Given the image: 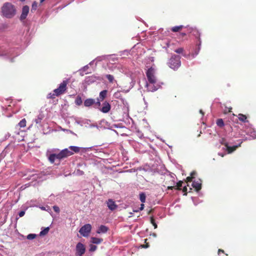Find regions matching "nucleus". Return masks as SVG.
<instances>
[{
  "label": "nucleus",
  "instance_id": "obj_1",
  "mask_svg": "<svg viewBox=\"0 0 256 256\" xmlns=\"http://www.w3.org/2000/svg\"><path fill=\"white\" fill-rule=\"evenodd\" d=\"M156 70L152 67L148 68L146 72V75L149 84H146V86L148 91L154 92L156 90L158 87V86L154 84L156 82V78L155 76Z\"/></svg>",
  "mask_w": 256,
  "mask_h": 256
},
{
  "label": "nucleus",
  "instance_id": "obj_2",
  "mask_svg": "<svg viewBox=\"0 0 256 256\" xmlns=\"http://www.w3.org/2000/svg\"><path fill=\"white\" fill-rule=\"evenodd\" d=\"M68 84V80H64L61 82L59 86L53 90V93H49L47 95L48 98L54 99L56 96H58L64 94L67 90V85Z\"/></svg>",
  "mask_w": 256,
  "mask_h": 256
},
{
  "label": "nucleus",
  "instance_id": "obj_3",
  "mask_svg": "<svg viewBox=\"0 0 256 256\" xmlns=\"http://www.w3.org/2000/svg\"><path fill=\"white\" fill-rule=\"evenodd\" d=\"M2 12L3 16L7 18H12L16 14V9L14 5L10 3H5L2 8Z\"/></svg>",
  "mask_w": 256,
  "mask_h": 256
},
{
  "label": "nucleus",
  "instance_id": "obj_4",
  "mask_svg": "<svg viewBox=\"0 0 256 256\" xmlns=\"http://www.w3.org/2000/svg\"><path fill=\"white\" fill-rule=\"evenodd\" d=\"M180 57L179 56H172L168 62V64L170 68L176 70L180 67L181 65Z\"/></svg>",
  "mask_w": 256,
  "mask_h": 256
},
{
  "label": "nucleus",
  "instance_id": "obj_5",
  "mask_svg": "<svg viewBox=\"0 0 256 256\" xmlns=\"http://www.w3.org/2000/svg\"><path fill=\"white\" fill-rule=\"evenodd\" d=\"M92 226L90 224H86L79 230V232L84 237H87L90 232Z\"/></svg>",
  "mask_w": 256,
  "mask_h": 256
},
{
  "label": "nucleus",
  "instance_id": "obj_6",
  "mask_svg": "<svg viewBox=\"0 0 256 256\" xmlns=\"http://www.w3.org/2000/svg\"><path fill=\"white\" fill-rule=\"evenodd\" d=\"M86 252V248L84 244L81 242H78L76 246V256H82Z\"/></svg>",
  "mask_w": 256,
  "mask_h": 256
},
{
  "label": "nucleus",
  "instance_id": "obj_7",
  "mask_svg": "<svg viewBox=\"0 0 256 256\" xmlns=\"http://www.w3.org/2000/svg\"><path fill=\"white\" fill-rule=\"evenodd\" d=\"M73 154L74 152H72L69 150L68 148H65L58 154V159L61 160Z\"/></svg>",
  "mask_w": 256,
  "mask_h": 256
},
{
  "label": "nucleus",
  "instance_id": "obj_8",
  "mask_svg": "<svg viewBox=\"0 0 256 256\" xmlns=\"http://www.w3.org/2000/svg\"><path fill=\"white\" fill-rule=\"evenodd\" d=\"M29 10L30 8L28 6H23L22 14L20 16V20H24L26 18V16L29 12Z\"/></svg>",
  "mask_w": 256,
  "mask_h": 256
},
{
  "label": "nucleus",
  "instance_id": "obj_9",
  "mask_svg": "<svg viewBox=\"0 0 256 256\" xmlns=\"http://www.w3.org/2000/svg\"><path fill=\"white\" fill-rule=\"evenodd\" d=\"M242 143V142H240V144L238 146H230L228 145V143H222L223 145H224L226 148V150L228 154H230L236 150V149L240 146V144Z\"/></svg>",
  "mask_w": 256,
  "mask_h": 256
},
{
  "label": "nucleus",
  "instance_id": "obj_10",
  "mask_svg": "<svg viewBox=\"0 0 256 256\" xmlns=\"http://www.w3.org/2000/svg\"><path fill=\"white\" fill-rule=\"evenodd\" d=\"M106 204L108 208L111 210H116L118 207L115 202L112 199H108V201H106Z\"/></svg>",
  "mask_w": 256,
  "mask_h": 256
},
{
  "label": "nucleus",
  "instance_id": "obj_11",
  "mask_svg": "<svg viewBox=\"0 0 256 256\" xmlns=\"http://www.w3.org/2000/svg\"><path fill=\"white\" fill-rule=\"evenodd\" d=\"M110 104L106 101L102 104V106L100 110L104 113H108L110 110Z\"/></svg>",
  "mask_w": 256,
  "mask_h": 256
},
{
  "label": "nucleus",
  "instance_id": "obj_12",
  "mask_svg": "<svg viewBox=\"0 0 256 256\" xmlns=\"http://www.w3.org/2000/svg\"><path fill=\"white\" fill-rule=\"evenodd\" d=\"M192 186L198 192L202 188V181L199 180L198 181H194L192 184Z\"/></svg>",
  "mask_w": 256,
  "mask_h": 256
},
{
  "label": "nucleus",
  "instance_id": "obj_13",
  "mask_svg": "<svg viewBox=\"0 0 256 256\" xmlns=\"http://www.w3.org/2000/svg\"><path fill=\"white\" fill-rule=\"evenodd\" d=\"M95 103L94 100L92 98H88L84 102V105L85 106L89 107Z\"/></svg>",
  "mask_w": 256,
  "mask_h": 256
},
{
  "label": "nucleus",
  "instance_id": "obj_14",
  "mask_svg": "<svg viewBox=\"0 0 256 256\" xmlns=\"http://www.w3.org/2000/svg\"><path fill=\"white\" fill-rule=\"evenodd\" d=\"M108 230V228L106 226L102 225L99 227L96 232L98 234L106 233Z\"/></svg>",
  "mask_w": 256,
  "mask_h": 256
},
{
  "label": "nucleus",
  "instance_id": "obj_15",
  "mask_svg": "<svg viewBox=\"0 0 256 256\" xmlns=\"http://www.w3.org/2000/svg\"><path fill=\"white\" fill-rule=\"evenodd\" d=\"M102 240H103L102 238L92 237L91 238L90 242L92 244H99L101 243Z\"/></svg>",
  "mask_w": 256,
  "mask_h": 256
},
{
  "label": "nucleus",
  "instance_id": "obj_16",
  "mask_svg": "<svg viewBox=\"0 0 256 256\" xmlns=\"http://www.w3.org/2000/svg\"><path fill=\"white\" fill-rule=\"evenodd\" d=\"M58 159V154H50L48 157V160L51 163H54L56 159Z\"/></svg>",
  "mask_w": 256,
  "mask_h": 256
},
{
  "label": "nucleus",
  "instance_id": "obj_17",
  "mask_svg": "<svg viewBox=\"0 0 256 256\" xmlns=\"http://www.w3.org/2000/svg\"><path fill=\"white\" fill-rule=\"evenodd\" d=\"M238 118L239 120L242 122H248V121L247 120V117L246 115L243 114H238Z\"/></svg>",
  "mask_w": 256,
  "mask_h": 256
},
{
  "label": "nucleus",
  "instance_id": "obj_18",
  "mask_svg": "<svg viewBox=\"0 0 256 256\" xmlns=\"http://www.w3.org/2000/svg\"><path fill=\"white\" fill-rule=\"evenodd\" d=\"M108 91L106 90H104L100 93V98L102 100H104L107 94Z\"/></svg>",
  "mask_w": 256,
  "mask_h": 256
},
{
  "label": "nucleus",
  "instance_id": "obj_19",
  "mask_svg": "<svg viewBox=\"0 0 256 256\" xmlns=\"http://www.w3.org/2000/svg\"><path fill=\"white\" fill-rule=\"evenodd\" d=\"M216 124L220 128H222L224 126V120L222 118L218 119Z\"/></svg>",
  "mask_w": 256,
  "mask_h": 256
},
{
  "label": "nucleus",
  "instance_id": "obj_20",
  "mask_svg": "<svg viewBox=\"0 0 256 256\" xmlns=\"http://www.w3.org/2000/svg\"><path fill=\"white\" fill-rule=\"evenodd\" d=\"M183 28L182 26H175L172 28L171 30L173 32H178L180 30Z\"/></svg>",
  "mask_w": 256,
  "mask_h": 256
},
{
  "label": "nucleus",
  "instance_id": "obj_21",
  "mask_svg": "<svg viewBox=\"0 0 256 256\" xmlns=\"http://www.w3.org/2000/svg\"><path fill=\"white\" fill-rule=\"evenodd\" d=\"M26 121L25 118L22 119L18 124L20 128H24L26 126Z\"/></svg>",
  "mask_w": 256,
  "mask_h": 256
},
{
  "label": "nucleus",
  "instance_id": "obj_22",
  "mask_svg": "<svg viewBox=\"0 0 256 256\" xmlns=\"http://www.w3.org/2000/svg\"><path fill=\"white\" fill-rule=\"evenodd\" d=\"M69 148L74 152H78L80 150V148L76 146H70Z\"/></svg>",
  "mask_w": 256,
  "mask_h": 256
},
{
  "label": "nucleus",
  "instance_id": "obj_23",
  "mask_svg": "<svg viewBox=\"0 0 256 256\" xmlns=\"http://www.w3.org/2000/svg\"><path fill=\"white\" fill-rule=\"evenodd\" d=\"M50 228L48 227L44 228V230H43L40 232V236L46 235L48 232Z\"/></svg>",
  "mask_w": 256,
  "mask_h": 256
},
{
  "label": "nucleus",
  "instance_id": "obj_24",
  "mask_svg": "<svg viewBox=\"0 0 256 256\" xmlns=\"http://www.w3.org/2000/svg\"><path fill=\"white\" fill-rule=\"evenodd\" d=\"M146 194L144 192H142L140 194V200L142 202H144L146 201Z\"/></svg>",
  "mask_w": 256,
  "mask_h": 256
},
{
  "label": "nucleus",
  "instance_id": "obj_25",
  "mask_svg": "<svg viewBox=\"0 0 256 256\" xmlns=\"http://www.w3.org/2000/svg\"><path fill=\"white\" fill-rule=\"evenodd\" d=\"M75 102L76 104H77L78 106L81 105L82 103V101L81 98L79 96H77Z\"/></svg>",
  "mask_w": 256,
  "mask_h": 256
},
{
  "label": "nucleus",
  "instance_id": "obj_26",
  "mask_svg": "<svg viewBox=\"0 0 256 256\" xmlns=\"http://www.w3.org/2000/svg\"><path fill=\"white\" fill-rule=\"evenodd\" d=\"M37 8H38V2H34L32 3V9H31L32 12L35 11L37 9Z\"/></svg>",
  "mask_w": 256,
  "mask_h": 256
},
{
  "label": "nucleus",
  "instance_id": "obj_27",
  "mask_svg": "<svg viewBox=\"0 0 256 256\" xmlns=\"http://www.w3.org/2000/svg\"><path fill=\"white\" fill-rule=\"evenodd\" d=\"M106 76L110 82H113L114 80V78L113 76L111 74H106Z\"/></svg>",
  "mask_w": 256,
  "mask_h": 256
},
{
  "label": "nucleus",
  "instance_id": "obj_28",
  "mask_svg": "<svg viewBox=\"0 0 256 256\" xmlns=\"http://www.w3.org/2000/svg\"><path fill=\"white\" fill-rule=\"evenodd\" d=\"M183 184V182L182 180H180L178 182H177L176 186L177 187L176 188V190H181V187L182 186V184Z\"/></svg>",
  "mask_w": 256,
  "mask_h": 256
},
{
  "label": "nucleus",
  "instance_id": "obj_29",
  "mask_svg": "<svg viewBox=\"0 0 256 256\" xmlns=\"http://www.w3.org/2000/svg\"><path fill=\"white\" fill-rule=\"evenodd\" d=\"M36 236V235L34 234H30L27 236V238L28 240H31L35 238Z\"/></svg>",
  "mask_w": 256,
  "mask_h": 256
},
{
  "label": "nucleus",
  "instance_id": "obj_30",
  "mask_svg": "<svg viewBox=\"0 0 256 256\" xmlns=\"http://www.w3.org/2000/svg\"><path fill=\"white\" fill-rule=\"evenodd\" d=\"M150 222L154 226V228H158V226L155 222V220L153 217L150 218Z\"/></svg>",
  "mask_w": 256,
  "mask_h": 256
},
{
  "label": "nucleus",
  "instance_id": "obj_31",
  "mask_svg": "<svg viewBox=\"0 0 256 256\" xmlns=\"http://www.w3.org/2000/svg\"><path fill=\"white\" fill-rule=\"evenodd\" d=\"M90 252H94L96 250L97 246L92 244H90Z\"/></svg>",
  "mask_w": 256,
  "mask_h": 256
},
{
  "label": "nucleus",
  "instance_id": "obj_32",
  "mask_svg": "<svg viewBox=\"0 0 256 256\" xmlns=\"http://www.w3.org/2000/svg\"><path fill=\"white\" fill-rule=\"evenodd\" d=\"M184 50L182 48H180L178 49H176L174 52L178 54H182L184 52Z\"/></svg>",
  "mask_w": 256,
  "mask_h": 256
},
{
  "label": "nucleus",
  "instance_id": "obj_33",
  "mask_svg": "<svg viewBox=\"0 0 256 256\" xmlns=\"http://www.w3.org/2000/svg\"><path fill=\"white\" fill-rule=\"evenodd\" d=\"M53 210L56 212L58 213L60 211L59 208L58 206H53Z\"/></svg>",
  "mask_w": 256,
  "mask_h": 256
},
{
  "label": "nucleus",
  "instance_id": "obj_34",
  "mask_svg": "<svg viewBox=\"0 0 256 256\" xmlns=\"http://www.w3.org/2000/svg\"><path fill=\"white\" fill-rule=\"evenodd\" d=\"M193 179V178H192V176H188L186 178V182H190L192 181Z\"/></svg>",
  "mask_w": 256,
  "mask_h": 256
},
{
  "label": "nucleus",
  "instance_id": "obj_35",
  "mask_svg": "<svg viewBox=\"0 0 256 256\" xmlns=\"http://www.w3.org/2000/svg\"><path fill=\"white\" fill-rule=\"evenodd\" d=\"M182 192L184 193V195H186L187 194V188L186 186H184L183 188H182Z\"/></svg>",
  "mask_w": 256,
  "mask_h": 256
},
{
  "label": "nucleus",
  "instance_id": "obj_36",
  "mask_svg": "<svg viewBox=\"0 0 256 256\" xmlns=\"http://www.w3.org/2000/svg\"><path fill=\"white\" fill-rule=\"evenodd\" d=\"M24 214H25V211L22 210L19 212L18 215H19L20 217H22L24 215Z\"/></svg>",
  "mask_w": 256,
  "mask_h": 256
},
{
  "label": "nucleus",
  "instance_id": "obj_37",
  "mask_svg": "<svg viewBox=\"0 0 256 256\" xmlns=\"http://www.w3.org/2000/svg\"><path fill=\"white\" fill-rule=\"evenodd\" d=\"M42 118L40 117V116H38V118H36V120H35V122L36 124H38L40 122L41 120H42Z\"/></svg>",
  "mask_w": 256,
  "mask_h": 256
},
{
  "label": "nucleus",
  "instance_id": "obj_38",
  "mask_svg": "<svg viewBox=\"0 0 256 256\" xmlns=\"http://www.w3.org/2000/svg\"><path fill=\"white\" fill-rule=\"evenodd\" d=\"M196 171H192L191 173H190V176H192V178H194V176H196Z\"/></svg>",
  "mask_w": 256,
  "mask_h": 256
},
{
  "label": "nucleus",
  "instance_id": "obj_39",
  "mask_svg": "<svg viewBox=\"0 0 256 256\" xmlns=\"http://www.w3.org/2000/svg\"><path fill=\"white\" fill-rule=\"evenodd\" d=\"M142 247L144 248H148L149 247V244L146 243V244L142 245Z\"/></svg>",
  "mask_w": 256,
  "mask_h": 256
},
{
  "label": "nucleus",
  "instance_id": "obj_40",
  "mask_svg": "<svg viewBox=\"0 0 256 256\" xmlns=\"http://www.w3.org/2000/svg\"><path fill=\"white\" fill-rule=\"evenodd\" d=\"M175 186H168V190H172L174 188H175Z\"/></svg>",
  "mask_w": 256,
  "mask_h": 256
},
{
  "label": "nucleus",
  "instance_id": "obj_41",
  "mask_svg": "<svg viewBox=\"0 0 256 256\" xmlns=\"http://www.w3.org/2000/svg\"><path fill=\"white\" fill-rule=\"evenodd\" d=\"M144 208V204H142L140 205V207L139 208L140 210H142Z\"/></svg>",
  "mask_w": 256,
  "mask_h": 256
},
{
  "label": "nucleus",
  "instance_id": "obj_42",
  "mask_svg": "<svg viewBox=\"0 0 256 256\" xmlns=\"http://www.w3.org/2000/svg\"><path fill=\"white\" fill-rule=\"evenodd\" d=\"M220 252L224 253V250H223L219 249L218 250V254H220Z\"/></svg>",
  "mask_w": 256,
  "mask_h": 256
},
{
  "label": "nucleus",
  "instance_id": "obj_43",
  "mask_svg": "<svg viewBox=\"0 0 256 256\" xmlns=\"http://www.w3.org/2000/svg\"><path fill=\"white\" fill-rule=\"evenodd\" d=\"M220 143L222 144L223 145L222 143H227V142H226V140L224 138H222L220 142Z\"/></svg>",
  "mask_w": 256,
  "mask_h": 256
},
{
  "label": "nucleus",
  "instance_id": "obj_44",
  "mask_svg": "<svg viewBox=\"0 0 256 256\" xmlns=\"http://www.w3.org/2000/svg\"><path fill=\"white\" fill-rule=\"evenodd\" d=\"M180 35L182 36V37H184V36H186V33H184V32H182V33H180Z\"/></svg>",
  "mask_w": 256,
  "mask_h": 256
},
{
  "label": "nucleus",
  "instance_id": "obj_45",
  "mask_svg": "<svg viewBox=\"0 0 256 256\" xmlns=\"http://www.w3.org/2000/svg\"><path fill=\"white\" fill-rule=\"evenodd\" d=\"M96 104H97L98 106H100V102H99V101H98L96 102Z\"/></svg>",
  "mask_w": 256,
  "mask_h": 256
},
{
  "label": "nucleus",
  "instance_id": "obj_46",
  "mask_svg": "<svg viewBox=\"0 0 256 256\" xmlns=\"http://www.w3.org/2000/svg\"><path fill=\"white\" fill-rule=\"evenodd\" d=\"M200 114H202V116H204V112H203L202 110H200Z\"/></svg>",
  "mask_w": 256,
  "mask_h": 256
},
{
  "label": "nucleus",
  "instance_id": "obj_47",
  "mask_svg": "<svg viewBox=\"0 0 256 256\" xmlns=\"http://www.w3.org/2000/svg\"><path fill=\"white\" fill-rule=\"evenodd\" d=\"M152 236H154L156 237V234H155V233H153V234H152Z\"/></svg>",
  "mask_w": 256,
  "mask_h": 256
},
{
  "label": "nucleus",
  "instance_id": "obj_48",
  "mask_svg": "<svg viewBox=\"0 0 256 256\" xmlns=\"http://www.w3.org/2000/svg\"><path fill=\"white\" fill-rule=\"evenodd\" d=\"M45 0H40V2L42 3Z\"/></svg>",
  "mask_w": 256,
  "mask_h": 256
},
{
  "label": "nucleus",
  "instance_id": "obj_49",
  "mask_svg": "<svg viewBox=\"0 0 256 256\" xmlns=\"http://www.w3.org/2000/svg\"><path fill=\"white\" fill-rule=\"evenodd\" d=\"M134 212H138V210H134Z\"/></svg>",
  "mask_w": 256,
  "mask_h": 256
},
{
  "label": "nucleus",
  "instance_id": "obj_50",
  "mask_svg": "<svg viewBox=\"0 0 256 256\" xmlns=\"http://www.w3.org/2000/svg\"><path fill=\"white\" fill-rule=\"evenodd\" d=\"M20 0V1H21V2H24V1H25L26 0Z\"/></svg>",
  "mask_w": 256,
  "mask_h": 256
},
{
  "label": "nucleus",
  "instance_id": "obj_51",
  "mask_svg": "<svg viewBox=\"0 0 256 256\" xmlns=\"http://www.w3.org/2000/svg\"><path fill=\"white\" fill-rule=\"evenodd\" d=\"M146 240H147V239H145V240H144V242H146Z\"/></svg>",
  "mask_w": 256,
  "mask_h": 256
}]
</instances>
